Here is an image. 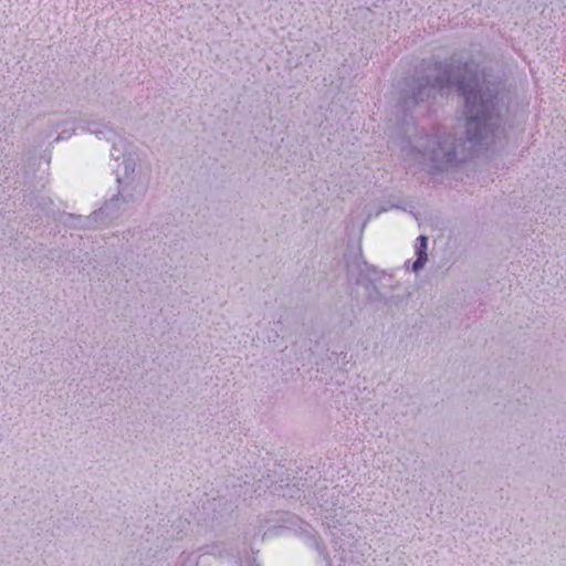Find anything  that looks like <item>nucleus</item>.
Returning a JSON list of instances; mask_svg holds the SVG:
<instances>
[{
    "instance_id": "nucleus-3",
    "label": "nucleus",
    "mask_w": 566,
    "mask_h": 566,
    "mask_svg": "<svg viewBox=\"0 0 566 566\" xmlns=\"http://www.w3.org/2000/svg\"><path fill=\"white\" fill-rule=\"evenodd\" d=\"M128 206L129 203L123 202V198L117 193L106 201L99 210L94 211L91 216L82 217L70 214L69 218L75 220L76 226L81 228H97L106 226L113 220L119 218Z\"/></svg>"
},
{
    "instance_id": "nucleus-6",
    "label": "nucleus",
    "mask_w": 566,
    "mask_h": 566,
    "mask_svg": "<svg viewBox=\"0 0 566 566\" xmlns=\"http://www.w3.org/2000/svg\"><path fill=\"white\" fill-rule=\"evenodd\" d=\"M69 122H54L51 124L50 132H46L44 134V138H50L54 132H57L61 128V132L59 133L57 137L55 138V142L65 140L69 139L75 132L74 127L67 128L64 126H67Z\"/></svg>"
},
{
    "instance_id": "nucleus-2",
    "label": "nucleus",
    "mask_w": 566,
    "mask_h": 566,
    "mask_svg": "<svg viewBox=\"0 0 566 566\" xmlns=\"http://www.w3.org/2000/svg\"><path fill=\"white\" fill-rule=\"evenodd\" d=\"M118 195L123 202L134 205L145 197L148 189V178L137 169V160L129 156L123 160V171L117 170Z\"/></svg>"
},
{
    "instance_id": "nucleus-5",
    "label": "nucleus",
    "mask_w": 566,
    "mask_h": 566,
    "mask_svg": "<svg viewBox=\"0 0 566 566\" xmlns=\"http://www.w3.org/2000/svg\"><path fill=\"white\" fill-rule=\"evenodd\" d=\"M428 238L426 235H419L416 240L415 251L417 259L411 264V270L415 273L420 272L428 261Z\"/></svg>"
},
{
    "instance_id": "nucleus-4",
    "label": "nucleus",
    "mask_w": 566,
    "mask_h": 566,
    "mask_svg": "<svg viewBox=\"0 0 566 566\" xmlns=\"http://www.w3.org/2000/svg\"><path fill=\"white\" fill-rule=\"evenodd\" d=\"M82 129L94 134L99 139L104 138L108 142H112L113 147L111 150V156L115 160H118L120 157L125 159L129 156H133V154H126V140L107 125L96 122H88L86 127H82Z\"/></svg>"
},
{
    "instance_id": "nucleus-1",
    "label": "nucleus",
    "mask_w": 566,
    "mask_h": 566,
    "mask_svg": "<svg viewBox=\"0 0 566 566\" xmlns=\"http://www.w3.org/2000/svg\"><path fill=\"white\" fill-rule=\"evenodd\" d=\"M454 84L465 102V137L451 132L418 134L403 149L408 160L443 171L465 161L473 148L489 147L504 137L503 115L507 105L502 85L480 78L467 62H434L427 73L407 80L398 106L405 113L411 112Z\"/></svg>"
}]
</instances>
